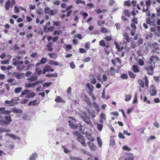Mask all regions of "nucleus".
<instances>
[{
  "mask_svg": "<svg viewBox=\"0 0 160 160\" xmlns=\"http://www.w3.org/2000/svg\"><path fill=\"white\" fill-rule=\"evenodd\" d=\"M5 118L6 121L4 120H0V124L4 126H7L12 122V120L10 116L9 115L5 116Z\"/></svg>",
  "mask_w": 160,
  "mask_h": 160,
  "instance_id": "obj_1",
  "label": "nucleus"
},
{
  "mask_svg": "<svg viewBox=\"0 0 160 160\" xmlns=\"http://www.w3.org/2000/svg\"><path fill=\"white\" fill-rule=\"evenodd\" d=\"M76 134L78 136L77 138V140L80 142V143L84 146L86 147L87 146L86 143L85 142V138L81 135H80L78 132H76Z\"/></svg>",
  "mask_w": 160,
  "mask_h": 160,
  "instance_id": "obj_2",
  "label": "nucleus"
},
{
  "mask_svg": "<svg viewBox=\"0 0 160 160\" xmlns=\"http://www.w3.org/2000/svg\"><path fill=\"white\" fill-rule=\"evenodd\" d=\"M89 117H85L84 116H83L82 115L81 116V118H82L83 121L87 124L88 125L91 127L93 125L92 122L90 120V118H91L90 116Z\"/></svg>",
  "mask_w": 160,
  "mask_h": 160,
  "instance_id": "obj_3",
  "label": "nucleus"
},
{
  "mask_svg": "<svg viewBox=\"0 0 160 160\" xmlns=\"http://www.w3.org/2000/svg\"><path fill=\"white\" fill-rule=\"evenodd\" d=\"M155 67L150 65H148L145 68V69L147 70L148 74L152 75L153 72V68Z\"/></svg>",
  "mask_w": 160,
  "mask_h": 160,
  "instance_id": "obj_4",
  "label": "nucleus"
},
{
  "mask_svg": "<svg viewBox=\"0 0 160 160\" xmlns=\"http://www.w3.org/2000/svg\"><path fill=\"white\" fill-rule=\"evenodd\" d=\"M72 120L68 122L69 125L71 128L73 129L77 128H78V126L75 124V119L72 117Z\"/></svg>",
  "mask_w": 160,
  "mask_h": 160,
  "instance_id": "obj_5",
  "label": "nucleus"
},
{
  "mask_svg": "<svg viewBox=\"0 0 160 160\" xmlns=\"http://www.w3.org/2000/svg\"><path fill=\"white\" fill-rule=\"evenodd\" d=\"M149 92L151 95L152 96H155L157 94V91L153 85H152L150 86Z\"/></svg>",
  "mask_w": 160,
  "mask_h": 160,
  "instance_id": "obj_6",
  "label": "nucleus"
},
{
  "mask_svg": "<svg viewBox=\"0 0 160 160\" xmlns=\"http://www.w3.org/2000/svg\"><path fill=\"white\" fill-rule=\"evenodd\" d=\"M83 99L84 101L90 107H91L92 103L90 101L89 98L85 95L84 94L83 96Z\"/></svg>",
  "mask_w": 160,
  "mask_h": 160,
  "instance_id": "obj_7",
  "label": "nucleus"
},
{
  "mask_svg": "<svg viewBox=\"0 0 160 160\" xmlns=\"http://www.w3.org/2000/svg\"><path fill=\"white\" fill-rule=\"evenodd\" d=\"M150 30L151 32H154L155 34L157 37L160 36V34L158 31L157 28L156 27H151Z\"/></svg>",
  "mask_w": 160,
  "mask_h": 160,
  "instance_id": "obj_8",
  "label": "nucleus"
},
{
  "mask_svg": "<svg viewBox=\"0 0 160 160\" xmlns=\"http://www.w3.org/2000/svg\"><path fill=\"white\" fill-rule=\"evenodd\" d=\"M53 45L52 42H49L46 46V47L48 48L47 50L48 51L52 52L53 51V48L52 47Z\"/></svg>",
  "mask_w": 160,
  "mask_h": 160,
  "instance_id": "obj_9",
  "label": "nucleus"
},
{
  "mask_svg": "<svg viewBox=\"0 0 160 160\" xmlns=\"http://www.w3.org/2000/svg\"><path fill=\"white\" fill-rule=\"evenodd\" d=\"M150 48L152 49H159V46L156 42H154L151 44L150 46Z\"/></svg>",
  "mask_w": 160,
  "mask_h": 160,
  "instance_id": "obj_10",
  "label": "nucleus"
},
{
  "mask_svg": "<svg viewBox=\"0 0 160 160\" xmlns=\"http://www.w3.org/2000/svg\"><path fill=\"white\" fill-rule=\"evenodd\" d=\"M86 136L87 138L90 141L92 142H93L94 141V139L92 137L90 134L88 132L86 133Z\"/></svg>",
  "mask_w": 160,
  "mask_h": 160,
  "instance_id": "obj_11",
  "label": "nucleus"
},
{
  "mask_svg": "<svg viewBox=\"0 0 160 160\" xmlns=\"http://www.w3.org/2000/svg\"><path fill=\"white\" fill-rule=\"evenodd\" d=\"M88 144L92 150L94 151L96 150V147L93 143H92L90 142H88Z\"/></svg>",
  "mask_w": 160,
  "mask_h": 160,
  "instance_id": "obj_12",
  "label": "nucleus"
},
{
  "mask_svg": "<svg viewBox=\"0 0 160 160\" xmlns=\"http://www.w3.org/2000/svg\"><path fill=\"white\" fill-rule=\"evenodd\" d=\"M151 18L149 17H148L146 20V22L147 24H150L151 25L153 26L155 24L154 21H151Z\"/></svg>",
  "mask_w": 160,
  "mask_h": 160,
  "instance_id": "obj_13",
  "label": "nucleus"
},
{
  "mask_svg": "<svg viewBox=\"0 0 160 160\" xmlns=\"http://www.w3.org/2000/svg\"><path fill=\"white\" fill-rule=\"evenodd\" d=\"M35 73L36 75L39 76L42 74V71L41 70H39V68H37L35 70Z\"/></svg>",
  "mask_w": 160,
  "mask_h": 160,
  "instance_id": "obj_14",
  "label": "nucleus"
},
{
  "mask_svg": "<svg viewBox=\"0 0 160 160\" xmlns=\"http://www.w3.org/2000/svg\"><path fill=\"white\" fill-rule=\"evenodd\" d=\"M38 103L39 101H38V100H34L30 102L28 104V105L29 106H31L32 105L34 106L38 104Z\"/></svg>",
  "mask_w": 160,
  "mask_h": 160,
  "instance_id": "obj_15",
  "label": "nucleus"
},
{
  "mask_svg": "<svg viewBox=\"0 0 160 160\" xmlns=\"http://www.w3.org/2000/svg\"><path fill=\"white\" fill-rule=\"evenodd\" d=\"M11 1L8 0L5 4V8L6 10H9L10 7L11 6Z\"/></svg>",
  "mask_w": 160,
  "mask_h": 160,
  "instance_id": "obj_16",
  "label": "nucleus"
},
{
  "mask_svg": "<svg viewBox=\"0 0 160 160\" xmlns=\"http://www.w3.org/2000/svg\"><path fill=\"white\" fill-rule=\"evenodd\" d=\"M13 62L12 63V64L14 65V66H16V65H19V64H22L23 63V62L22 61H20L19 60H16L14 61H13Z\"/></svg>",
  "mask_w": 160,
  "mask_h": 160,
  "instance_id": "obj_17",
  "label": "nucleus"
},
{
  "mask_svg": "<svg viewBox=\"0 0 160 160\" xmlns=\"http://www.w3.org/2000/svg\"><path fill=\"white\" fill-rule=\"evenodd\" d=\"M149 60V64L148 65H150L151 66H154V67H155V62L153 59L151 57Z\"/></svg>",
  "mask_w": 160,
  "mask_h": 160,
  "instance_id": "obj_18",
  "label": "nucleus"
},
{
  "mask_svg": "<svg viewBox=\"0 0 160 160\" xmlns=\"http://www.w3.org/2000/svg\"><path fill=\"white\" fill-rule=\"evenodd\" d=\"M36 94L34 92H32L30 93V92H29L28 94L25 97L26 98H32L34 97Z\"/></svg>",
  "mask_w": 160,
  "mask_h": 160,
  "instance_id": "obj_19",
  "label": "nucleus"
},
{
  "mask_svg": "<svg viewBox=\"0 0 160 160\" xmlns=\"http://www.w3.org/2000/svg\"><path fill=\"white\" fill-rule=\"evenodd\" d=\"M31 91L30 90L26 89L23 91L20 95V97H22V96L26 95H27L29 92H31Z\"/></svg>",
  "mask_w": 160,
  "mask_h": 160,
  "instance_id": "obj_20",
  "label": "nucleus"
},
{
  "mask_svg": "<svg viewBox=\"0 0 160 160\" xmlns=\"http://www.w3.org/2000/svg\"><path fill=\"white\" fill-rule=\"evenodd\" d=\"M46 76L48 77V78H51L52 77H58V74L57 73L55 72L54 74H47L46 75Z\"/></svg>",
  "mask_w": 160,
  "mask_h": 160,
  "instance_id": "obj_21",
  "label": "nucleus"
},
{
  "mask_svg": "<svg viewBox=\"0 0 160 160\" xmlns=\"http://www.w3.org/2000/svg\"><path fill=\"white\" fill-rule=\"evenodd\" d=\"M48 55L49 57L52 58H56L57 57L56 54L54 52L48 53Z\"/></svg>",
  "mask_w": 160,
  "mask_h": 160,
  "instance_id": "obj_22",
  "label": "nucleus"
},
{
  "mask_svg": "<svg viewBox=\"0 0 160 160\" xmlns=\"http://www.w3.org/2000/svg\"><path fill=\"white\" fill-rule=\"evenodd\" d=\"M123 36L125 38L126 40L127 41V42H128L130 41V39L129 38L128 33L127 32H125L124 33Z\"/></svg>",
  "mask_w": 160,
  "mask_h": 160,
  "instance_id": "obj_23",
  "label": "nucleus"
},
{
  "mask_svg": "<svg viewBox=\"0 0 160 160\" xmlns=\"http://www.w3.org/2000/svg\"><path fill=\"white\" fill-rule=\"evenodd\" d=\"M38 79V77L37 76H34L30 78H29L27 79V80L31 82H33L34 81Z\"/></svg>",
  "mask_w": 160,
  "mask_h": 160,
  "instance_id": "obj_24",
  "label": "nucleus"
},
{
  "mask_svg": "<svg viewBox=\"0 0 160 160\" xmlns=\"http://www.w3.org/2000/svg\"><path fill=\"white\" fill-rule=\"evenodd\" d=\"M44 68L46 69L48 72V71H51V72H53L54 71V69H52L50 68V67L49 66L46 64Z\"/></svg>",
  "mask_w": 160,
  "mask_h": 160,
  "instance_id": "obj_25",
  "label": "nucleus"
},
{
  "mask_svg": "<svg viewBox=\"0 0 160 160\" xmlns=\"http://www.w3.org/2000/svg\"><path fill=\"white\" fill-rule=\"evenodd\" d=\"M93 105V107H94V108L95 109V110L96 111H97L98 112L99 111V106L96 103V102L95 101H94L92 103Z\"/></svg>",
  "mask_w": 160,
  "mask_h": 160,
  "instance_id": "obj_26",
  "label": "nucleus"
},
{
  "mask_svg": "<svg viewBox=\"0 0 160 160\" xmlns=\"http://www.w3.org/2000/svg\"><path fill=\"white\" fill-rule=\"evenodd\" d=\"M100 31L102 33H106L108 32L109 30L106 28L102 27L100 29Z\"/></svg>",
  "mask_w": 160,
  "mask_h": 160,
  "instance_id": "obj_27",
  "label": "nucleus"
},
{
  "mask_svg": "<svg viewBox=\"0 0 160 160\" xmlns=\"http://www.w3.org/2000/svg\"><path fill=\"white\" fill-rule=\"evenodd\" d=\"M86 86L91 91V92L93 91V88H94L92 85L89 83H88L86 84Z\"/></svg>",
  "mask_w": 160,
  "mask_h": 160,
  "instance_id": "obj_28",
  "label": "nucleus"
},
{
  "mask_svg": "<svg viewBox=\"0 0 160 160\" xmlns=\"http://www.w3.org/2000/svg\"><path fill=\"white\" fill-rule=\"evenodd\" d=\"M49 63L51 65H54L56 66H58L59 65V63L57 61H54L52 60H49Z\"/></svg>",
  "mask_w": 160,
  "mask_h": 160,
  "instance_id": "obj_29",
  "label": "nucleus"
},
{
  "mask_svg": "<svg viewBox=\"0 0 160 160\" xmlns=\"http://www.w3.org/2000/svg\"><path fill=\"white\" fill-rule=\"evenodd\" d=\"M37 154L35 153L32 154L30 157L29 160H35L37 157Z\"/></svg>",
  "mask_w": 160,
  "mask_h": 160,
  "instance_id": "obj_30",
  "label": "nucleus"
},
{
  "mask_svg": "<svg viewBox=\"0 0 160 160\" xmlns=\"http://www.w3.org/2000/svg\"><path fill=\"white\" fill-rule=\"evenodd\" d=\"M132 69L133 70V72H137L139 71V70L136 65H133L132 66Z\"/></svg>",
  "mask_w": 160,
  "mask_h": 160,
  "instance_id": "obj_31",
  "label": "nucleus"
},
{
  "mask_svg": "<svg viewBox=\"0 0 160 160\" xmlns=\"http://www.w3.org/2000/svg\"><path fill=\"white\" fill-rule=\"evenodd\" d=\"M55 101L57 102H63V100L60 97H58L55 99Z\"/></svg>",
  "mask_w": 160,
  "mask_h": 160,
  "instance_id": "obj_32",
  "label": "nucleus"
},
{
  "mask_svg": "<svg viewBox=\"0 0 160 160\" xmlns=\"http://www.w3.org/2000/svg\"><path fill=\"white\" fill-rule=\"evenodd\" d=\"M13 111L14 112H16L17 113H22V110L16 108H13Z\"/></svg>",
  "mask_w": 160,
  "mask_h": 160,
  "instance_id": "obj_33",
  "label": "nucleus"
},
{
  "mask_svg": "<svg viewBox=\"0 0 160 160\" xmlns=\"http://www.w3.org/2000/svg\"><path fill=\"white\" fill-rule=\"evenodd\" d=\"M57 13V10H50L49 14L50 15L52 16Z\"/></svg>",
  "mask_w": 160,
  "mask_h": 160,
  "instance_id": "obj_34",
  "label": "nucleus"
},
{
  "mask_svg": "<svg viewBox=\"0 0 160 160\" xmlns=\"http://www.w3.org/2000/svg\"><path fill=\"white\" fill-rule=\"evenodd\" d=\"M25 86L26 88H33L35 86V84L33 83H27L25 84Z\"/></svg>",
  "mask_w": 160,
  "mask_h": 160,
  "instance_id": "obj_35",
  "label": "nucleus"
},
{
  "mask_svg": "<svg viewBox=\"0 0 160 160\" xmlns=\"http://www.w3.org/2000/svg\"><path fill=\"white\" fill-rule=\"evenodd\" d=\"M22 87H18L14 89V92L15 93H18L21 92L22 90Z\"/></svg>",
  "mask_w": 160,
  "mask_h": 160,
  "instance_id": "obj_36",
  "label": "nucleus"
},
{
  "mask_svg": "<svg viewBox=\"0 0 160 160\" xmlns=\"http://www.w3.org/2000/svg\"><path fill=\"white\" fill-rule=\"evenodd\" d=\"M97 139L99 146L101 147L102 146V142L101 139L98 137Z\"/></svg>",
  "mask_w": 160,
  "mask_h": 160,
  "instance_id": "obj_37",
  "label": "nucleus"
},
{
  "mask_svg": "<svg viewBox=\"0 0 160 160\" xmlns=\"http://www.w3.org/2000/svg\"><path fill=\"white\" fill-rule=\"evenodd\" d=\"M153 34L151 32H149L146 36L145 38L146 39H148L149 38H152L153 37Z\"/></svg>",
  "mask_w": 160,
  "mask_h": 160,
  "instance_id": "obj_38",
  "label": "nucleus"
},
{
  "mask_svg": "<svg viewBox=\"0 0 160 160\" xmlns=\"http://www.w3.org/2000/svg\"><path fill=\"white\" fill-rule=\"evenodd\" d=\"M11 112L10 111L5 110L4 111L2 112V114H5L6 115H9L11 113Z\"/></svg>",
  "mask_w": 160,
  "mask_h": 160,
  "instance_id": "obj_39",
  "label": "nucleus"
},
{
  "mask_svg": "<svg viewBox=\"0 0 160 160\" xmlns=\"http://www.w3.org/2000/svg\"><path fill=\"white\" fill-rule=\"evenodd\" d=\"M110 72L111 75H113L115 74V72L114 68L111 67L110 68Z\"/></svg>",
  "mask_w": 160,
  "mask_h": 160,
  "instance_id": "obj_40",
  "label": "nucleus"
},
{
  "mask_svg": "<svg viewBox=\"0 0 160 160\" xmlns=\"http://www.w3.org/2000/svg\"><path fill=\"white\" fill-rule=\"evenodd\" d=\"M138 82L139 84V85L142 88H143L144 87V82H143V81H142L141 80L139 79L138 80Z\"/></svg>",
  "mask_w": 160,
  "mask_h": 160,
  "instance_id": "obj_41",
  "label": "nucleus"
},
{
  "mask_svg": "<svg viewBox=\"0 0 160 160\" xmlns=\"http://www.w3.org/2000/svg\"><path fill=\"white\" fill-rule=\"evenodd\" d=\"M131 97L132 96L131 95H126L125 99V100L127 102L128 101L131 99Z\"/></svg>",
  "mask_w": 160,
  "mask_h": 160,
  "instance_id": "obj_42",
  "label": "nucleus"
},
{
  "mask_svg": "<svg viewBox=\"0 0 160 160\" xmlns=\"http://www.w3.org/2000/svg\"><path fill=\"white\" fill-rule=\"evenodd\" d=\"M34 64H30L26 66L27 68H26V70H30L34 66Z\"/></svg>",
  "mask_w": 160,
  "mask_h": 160,
  "instance_id": "obj_43",
  "label": "nucleus"
},
{
  "mask_svg": "<svg viewBox=\"0 0 160 160\" xmlns=\"http://www.w3.org/2000/svg\"><path fill=\"white\" fill-rule=\"evenodd\" d=\"M50 10V8L47 7L44 9V13L45 14H49Z\"/></svg>",
  "mask_w": 160,
  "mask_h": 160,
  "instance_id": "obj_44",
  "label": "nucleus"
},
{
  "mask_svg": "<svg viewBox=\"0 0 160 160\" xmlns=\"http://www.w3.org/2000/svg\"><path fill=\"white\" fill-rule=\"evenodd\" d=\"M151 57H152V58L154 60H155V61H158L159 60V58L157 56L152 55Z\"/></svg>",
  "mask_w": 160,
  "mask_h": 160,
  "instance_id": "obj_45",
  "label": "nucleus"
},
{
  "mask_svg": "<svg viewBox=\"0 0 160 160\" xmlns=\"http://www.w3.org/2000/svg\"><path fill=\"white\" fill-rule=\"evenodd\" d=\"M128 74L129 77L132 78H134L135 77V76L134 74L131 71L128 72Z\"/></svg>",
  "mask_w": 160,
  "mask_h": 160,
  "instance_id": "obj_46",
  "label": "nucleus"
},
{
  "mask_svg": "<svg viewBox=\"0 0 160 160\" xmlns=\"http://www.w3.org/2000/svg\"><path fill=\"white\" fill-rule=\"evenodd\" d=\"M10 60L7 59L6 60H4L1 61V63L2 64H9Z\"/></svg>",
  "mask_w": 160,
  "mask_h": 160,
  "instance_id": "obj_47",
  "label": "nucleus"
},
{
  "mask_svg": "<svg viewBox=\"0 0 160 160\" xmlns=\"http://www.w3.org/2000/svg\"><path fill=\"white\" fill-rule=\"evenodd\" d=\"M36 12L38 14L40 15L43 13V11L42 9L40 8L38 9L36 11Z\"/></svg>",
  "mask_w": 160,
  "mask_h": 160,
  "instance_id": "obj_48",
  "label": "nucleus"
},
{
  "mask_svg": "<svg viewBox=\"0 0 160 160\" xmlns=\"http://www.w3.org/2000/svg\"><path fill=\"white\" fill-rule=\"evenodd\" d=\"M153 79L155 82L158 83L159 82L160 77L159 76H154Z\"/></svg>",
  "mask_w": 160,
  "mask_h": 160,
  "instance_id": "obj_49",
  "label": "nucleus"
},
{
  "mask_svg": "<svg viewBox=\"0 0 160 160\" xmlns=\"http://www.w3.org/2000/svg\"><path fill=\"white\" fill-rule=\"evenodd\" d=\"M47 59L45 58H41L40 62L42 64H44L47 61Z\"/></svg>",
  "mask_w": 160,
  "mask_h": 160,
  "instance_id": "obj_50",
  "label": "nucleus"
},
{
  "mask_svg": "<svg viewBox=\"0 0 160 160\" xmlns=\"http://www.w3.org/2000/svg\"><path fill=\"white\" fill-rule=\"evenodd\" d=\"M121 77L123 79H127L128 78V76L126 74H122L121 75Z\"/></svg>",
  "mask_w": 160,
  "mask_h": 160,
  "instance_id": "obj_51",
  "label": "nucleus"
},
{
  "mask_svg": "<svg viewBox=\"0 0 160 160\" xmlns=\"http://www.w3.org/2000/svg\"><path fill=\"white\" fill-rule=\"evenodd\" d=\"M103 125L100 124H97V128L99 131H101Z\"/></svg>",
  "mask_w": 160,
  "mask_h": 160,
  "instance_id": "obj_52",
  "label": "nucleus"
},
{
  "mask_svg": "<svg viewBox=\"0 0 160 160\" xmlns=\"http://www.w3.org/2000/svg\"><path fill=\"white\" fill-rule=\"evenodd\" d=\"M70 158L71 160H82L81 158L74 157H70Z\"/></svg>",
  "mask_w": 160,
  "mask_h": 160,
  "instance_id": "obj_53",
  "label": "nucleus"
},
{
  "mask_svg": "<svg viewBox=\"0 0 160 160\" xmlns=\"http://www.w3.org/2000/svg\"><path fill=\"white\" fill-rule=\"evenodd\" d=\"M99 44L100 46L105 47V43L103 40H101L99 42Z\"/></svg>",
  "mask_w": 160,
  "mask_h": 160,
  "instance_id": "obj_54",
  "label": "nucleus"
},
{
  "mask_svg": "<svg viewBox=\"0 0 160 160\" xmlns=\"http://www.w3.org/2000/svg\"><path fill=\"white\" fill-rule=\"evenodd\" d=\"M91 58L90 57H88L85 58L84 59L82 60L83 61V62L84 63H85L86 62H88L90 60Z\"/></svg>",
  "mask_w": 160,
  "mask_h": 160,
  "instance_id": "obj_55",
  "label": "nucleus"
},
{
  "mask_svg": "<svg viewBox=\"0 0 160 160\" xmlns=\"http://www.w3.org/2000/svg\"><path fill=\"white\" fill-rule=\"evenodd\" d=\"M52 84V82H50L49 83L46 82L45 83L43 84V88H44L45 87H48L50 85Z\"/></svg>",
  "mask_w": 160,
  "mask_h": 160,
  "instance_id": "obj_56",
  "label": "nucleus"
},
{
  "mask_svg": "<svg viewBox=\"0 0 160 160\" xmlns=\"http://www.w3.org/2000/svg\"><path fill=\"white\" fill-rule=\"evenodd\" d=\"M104 21H102L100 20H99L98 21V25H101L102 24H104L105 23Z\"/></svg>",
  "mask_w": 160,
  "mask_h": 160,
  "instance_id": "obj_57",
  "label": "nucleus"
},
{
  "mask_svg": "<svg viewBox=\"0 0 160 160\" xmlns=\"http://www.w3.org/2000/svg\"><path fill=\"white\" fill-rule=\"evenodd\" d=\"M53 25L56 26H58L60 24V21H57V22H55L54 21H53Z\"/></svg>",
  "mask_w": 160,
  "mask_h": 160,
  "instance_id": "obj_58",
  "label": "nucleus"
},
{
  "mask_svg": "<svg viewBox=\"0 0 160 160\" xmlns=\"http://www.w3.org/2000/svg\"><path fill=\"white\" fill-rule=\"evenodd\" d=\"M138 63L140 66H142L144 64V61L142 59H139L138 61Z\"/></svg>",
  "mask_w": 160,
  "mask_h": 160,
  "instance_id": "obj_59",
  "label": "nucleus"
},
{
  "mask_svg": "<svg viewBox=\"0 0 160 160\" xmlns=\"http://www.w3.org/2000/svg\"><path fill=\"white\" fill-rule=\"evenodd\" d=\"M32 74V72L30 71H27L25 75L27 77H31Z\"/></svg>",
  "mask_w": 160,
  "mask_h": 160,
  "instance_id": "obj_60",
  "label": "nucleus"
},
{
  "mask_svg": "<svg viewBox=\"0 0 160 160\" xmlns=\"http://www.w3.org/2000/svg\"><path fill=\"white\" fill-rule=\"evenodd\" d=\"M122 148L123 149L126 150H127L128 151H130L131 149L129 148L127 146L125 145L123 146L122 147Z\"/></svg>",
  "mask_w": 160,
  "mask_h": 160,
  "instance_id": "obj_61",
  "label": "nucleus"
},
{
  "mask_svg": "<svg viewBox=\"0 0 160 160\" xmlns=\"http://www.w3.org/2000/svg\"><path fill=\"white\" fill-rule=\"evenodd\" d=\"M22 58V57L20 56H17L15 57V58L12 59V61H14L16 60H19Z\"/></svg>",
  "mask_w": 160,
  "mask_h": 160,
  "instance_id": "obj_62",
  "label": "nucleus"
},
{
  "mask_svg": "<svg viewBox=\"0 0 160 160\" xmlns=\"http://www.w3.org/2000/svg\"><path fill=\"white\" fill-rule=\"evenodd\" d=\"M130 2L129 1H125L124 2L123 4L125 6H129L130 5Z\"/></svg>",
  "mask_w": 160,
  "mask_h": 160,
  "instance_id": "obj_63",
  "label": "nucleus"
},
{
  "mask_svg": "<svg viewBox=\"0 0 160 160\" xmlns=\"http://www.w3.org/2000/svg\"><path fill=\"white\" fill-rule=\"evenodd\" d=\"M90 44L89 42H87L85 45V48H86L88 49L89 48Z\"/></svg>",
  "mask_w": 160,
  "mask_h": 160,
  "instance_id": "obj_64",
  "label": "nucleus"
}]
</instances>
